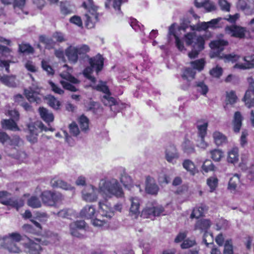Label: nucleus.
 Here are the masks:
<instances>
[{
    "instance_id": "obj_1",
    "label": "nucleus",
    "mask_w": 254,
    "mask_h": 254,
    "mask_svg": "<svg viewBox=\"0 0 254 254\" xmlns=\"http://www.w3.org/2000/svg\"><path fill=\"white\" fill-rule=\"evenodd\" d=\"M90 51V47L86 44H82L76 47L69 46L65 50V54L70 64L77 63L78 59L84 60L88 57L87 53Z\"/></svg>"
},
{
    "instance_id": "obj_2",
    "label": "nucleus",
    "mask_w": 254,
    "mask_h": 254,
    "mask_svg": "<svg viewBox=\"0 0 254 254\" xmlns=\"http://www.w3.org/2000/svg\"><path fill=\"white\" fill-rule=\"evenodd\" d=\"M21 240L22 236L19 233H12L0 238V246L7 249L10 253H19L21 250L16 243L21 241Z\"/></svg>"
},
{
    "instance_id": "obj_3",
    "label": "nucleus",
    "mask_w": 254,
    "mask_h": 254,
    "mask_svg": "<svg viewBox=\"0 0 254 254\" xmlns=\"http://www.w3.org/2000/svg\"><path fill=\"white\" fill-rule=\"evenodd\" d=\"M99 188L104 193L113 195L118 197H121L124 195L123 189L117 180L103 181L100 183Z\"/></svg>"
},
{
    "instance_id": "obj_4",
    "label": "nucleus",
    "mask_w": 254,
    "mask_h": 254,
    "mask_svg": "<svg viewBox=\"0 0 254 254\" xmlns=\"http://www.w3.org/2000/svg\"><path fill=\"white\" fill-rule=\"evenodd\" d=\"M43 203L46 205L54 206L63 199V195L51 190H44L40 194Z\"/></svg>"
},
{
    "instance_id": "obj_5",
    "label": "nucleus",
    "mask_w": 254,
    "mask_h": 254,
    "mask_svg": "<svg viewBox=\"0 0 254 254\" xmlns=\"http://www.w3.org/2000/svg\"><path fill=\"white\" fill-rule=\"evenodd\" d=\"M211 226V222L208 219H200L197 221L195 225V230H199L201 232H204L203 237V242L208 246L213 244V239L211 234L207 232V230Z\"/></svg>"
},
{
    "instance_id": "obj_6",
    "label": "nucleus",
    "mask_w": 254,
    "mask_h": 254,
    "mask_svg": "<svg viewBox=\"0 0 254 254\" xmlns=\"http://www.w3.org/2000/svg\"><path fill=\"white\" fill-rule=\"evenodd\" d=\"M97 91L102 92L105 94L102 97L101 101L105 106H112L118 105L117 100L111 97V92L106 82L101 81V83L97 85L95 88Z\"/></svg>"
},
{
    "instance_id": "obj_7",
    "label": "nucleus",
    "mask_w": 254,
    "mask_h": 254,
    "mask_svg": "<svg viewBox=\"0 0 254 254\" xmlns=\"http://www.w3.org/2000/svg\"><path fill=\"white\" fill-rule=\"evenodd\" d=\"M225 32L232 37L243 39L246 38L247 29L236 24L227 26L225 28Z\"/></svg>"
},
{
    "instance_id": "obj_8",
    "label": "nucleus",
    "mask_w": 254,
    "mask_h": 254,
    "mask_svg": "<svg viewBox=\"0 0 254 254\" xmlns=\"http://www.w3.org/2000/svg\"><path fill=\"white\" fill-rule=\"evenodd\" d=\"M242 101L248 108H254V80L250 81L249 89L246 91Z\"/></svg>"
},
{
    "instance_id": "obj_9",
    "label": "nucleus",
    "mask_w": 254,
    "mask_h": 254,
    "mask_svg": "<svg viewBox=\"0 0 254 254\" xmlns=\"http://www.w3.org/2000/svg\"><path fill=\"white\" fill-rule=\"evenodd\" d=\"M45 242L41 239L35 238L34 240H30L27 244V248L30 254H42L43 250L41 245H44Z\"/></svg>"
},
{
    "instance_id": "obj_10",
    "label": "nucleus",
    "mask_w": 254,
    "mask_h": 254,
    "mask_svg": "<svg viewBox=\"0 0 254 254\" xmlns=\"http://www.w3.org/2000/svg\"><path fill=\"white\" fill-rule=\"evenodd\" d=\"M88 60L89 64L94 68L97 73L101 71L104 66V58L100 54H97L93 57H86Z\"/></svg>"
},
{
    "instance_id": "obj_11",
    "label": "nucleus",
    "mask_w": 254,
    "mask_h": 254,
    "mask_svg": "<svg viewBox=\"0 0 254 254\" xmlns=\"http://www.w3.org/2000/svg\"><path fill=\"white\" fill-rule=\"evenodd\" d=\"M164 209L162 206L146 207L140 213V217L143 218H149L152 217L159 216Z\"/></svg>"
},
{
    "instance_id": "obj_12",
    "label": "nucleus",
    "mask_w": 254,
    "mask_h": 254,
    "mask_svg": "<svg viewBox=\"0 0 254 254\" xmlns=\"http://www.w3.org/2000/svg\"><path fill=\"white\" fill-rule=\"evenodd\" d=\"M97 189L92 185L86 187L82 191L83 199L89 202L96 201L97 199Z\"/></svg>"
},
{
    "instance_id": "obj_13",
    "label": "nucleus",
    "mask_w": 254,
    "mask_h": 254,
    "mask_svg": "<svg viewBox=\"0 0 254 254\" xmlns=\"http://www.w3.org/2000/svg\"><path fill=\"white\" fill-rule=\"evenodd\" d=\"M205 40L203 36L199 35L197 37L196 41L194 43V46H196L197 50H192L188 53L189 57L191 59L197 58L200 51L204 49Z\"/></svg>"
},
{
    "instance_id": "obj_14",
    "label": "nucleus",
    "mask_w": 254,
    "mask_h": 254,
    "mask_svg": "<svg viewBox=\"0 0 254 254\" xmlns=\"http://www.w3.org/2000/svg\"><path fill=\"white\" fill-rule=\"evenodd\" d=\"M159 190V187L156 184L155 180L149 176L146 178L145 191L147 193L156 194Z\"/></svg>"
},
{
    "instance_id": "obj_15",
    "label": "nucleus",
    "mask_w": 254,
    "mask_h": 254,
    "mask_svg": "<svg viewBox=\"0 0 254 254\" xmlns=\"http://www.w3.org/2000/svg\"><path fill=\"white\" fill-rule=\"evenodd\" d=\"M243 60L245 62V64H236L234 65V68L240 69L254 68V54L244 57Z\"/></svg>"
},
{
    "instance_id": "obj_16",
    "label": "nucleus",
    "mask_w": 254,
    "mask_h": 254,
    "mask_svg": "<svg viewBox=\"0 0 254 254\" xmlns=\"http://www.w3.org/2000/svg\"><path fill=\"white\" fill-rule=\"evenodd\" d=\"M99 213L103 217H106L110 219L114 215V212L112 207L101 202H99Z\"/></svg>"
},
{
    "instance_id": "obj_17",
    "label": "nucleus",
    "mask_w": 254,
    "mask_h": 254,
    "mask_svg": "<svg viewBox=\"0 0 254 254\" xmlns=\"http://www.w3.org/2000/svg\"><path fill=\"white\" fill-rule=\"evenodd\" d=\"M27 135L26 137L27 140L31 142L35 143L37 141L38 128L34 124L31 123L27 125Z\"/></svg>"
},
{
    "instance_id": "obj_18",
    "label": "nucleus",
    "mask_w": 254,
    "mask_h": 254,
    "mask_svg": "<svg viewBox=\"0 0 254 254\" xmlns=\"http://www.w3.org/2000/svg\"><path fill=\"white\" fill-rule=\"evenodd\" d=\"M165 157L167 161L170 163L173 162L174 159L178 158L179 155L176 147L174 144H170L167 147Z\"/></svg>"
},
{
    "instance_id": "obj_19",
    "label": "nucleus",
    "mask_w": 254,
    "mask_h": 254,
    "mask_svg": "<svg viewBox=\"0 0 254 254\" xmlns=\"http://www.w3.org/2000/svg\"><path fill=\"white\" fill-rule=\"evenodd\" d=\"M130 201H131V206L129 210V215L132 218L136 219L140 213L139 199L136 197H131L130 198Z\"/></svg>"
},
{
    "instance_id": "obj_20",
    "label": "nucleus",
    "mask_w": 254,
    "mask_h": 254,
    "mask_svg": "<svg viewBox=\"0 0 254 254\" xmlns=\"http://www.w3.org/2000/svg\"><path fill=\"white\" fill-rule=\"evenodd\" d=\"M243 117L239 111H237L234 113L233 119L232 120V125L233 131L235 133L240 132L242 126V121Z\"/></svg>"
},
{
    "instance_id": "obj_21",
    "label": "nucleus",
    "mask_w": 254,
    "mask_h": 254,
    "mask_svg": "<svg viewBox=\"0 0 254 254\" xmlns=\"http://www.w3.org/2000/svg\"><path fill=\"white\" fill-rule=\"evenodd\" d=\"M95 215V208L92 205H86L80 212V216L85 219H93Z\"/></svg>"
},
{
    "instance_id": "obj_22",
    "label": "nucleus",
    "mask_w": 254,
    "mask_h": 254,
    "mask_svg": "<svg viewBox=\"0 0 254 254\" xmlns=\"http://www.w3.org/2000/svg\"><path fill=\"white\" fill-rule=\"evenodd\" d=\"M216 56H217L219 59L223 60L225 63H231L233 64L238 62L241 58L240 55L234 53L222 54V55L221 56L220 54L219 53L216 55Z\"/></svg>"
},
{
    "instance_id": "obj_23",
    "label": "nucleus",
    "mask_w": 254,
    "mask_h": 254,
    "mask_svg": "<svg viewBox=\"0 0 254 254\" xmlns=\"http://www.w3.org/2000/svg\"><path fill=\"white\" fill-rule=\"evenodd\" d=\"M215 144L219 146L227 143V137L226 135L218 131H215L212 135Z\"/></svg>"
},
{
    "instance_id": "obj_24",
    "label": "nucleus",
    "mask_w": 254,
    "mask_h": 254,
    "mask_svg": "<svg viewBox=\"0 0 254 254\" xmlns=\"http://www.w3.org/2000/svg\"><path fill=\"white\" fill-rule=\"evenodd\" d=\"M51 184L53 188H59L65 190H69L72 189L69 184L61 179L53 178L51 181Z\"/></svg>"
},
{
    "instance_id": "obj_25",
    "label": "nucleus",
    "mask_w": 254,
    "mask_h": 254,
    "mask_svg": "<svg viewBox=\"0 0 254 254\" xmlns=\"http://www.w3.org/2000/svg\"><path fill=\"white\" fill-rule=\"evenodd\" d=\"M202 122H203L202 120H198L196 127L198 130V135L203 140L206 135L208 124V122H204L202 124H200Z\"/></svg>"
},
{
    "instance_id": "obj_26",
    "label": "nucleus",
    "mask_w": 254,
    "mask_h": 254,
    "mask_svg": "<svg viewBox=\"0 0 254 254\" xmlns=\"http://www.w3.org/2000/svg\"><path fill=\"white\" fill-rule=\"evenodd\" d=\"M39 113L41 118L46 123L49 124L54 120V116L52 113H50L46 108L40 107L39 109Z\"/></svg>"
},
{
    "instance_id": "obj_27",
    "label": "nucleus",
    "mask_w": 254,
    "mask_h": 254,
    "mask_svg": "<svg viewBox=\"0 0 254 254\" xmlns=\"http://www.w3.org/2000/svg\"><path fill=\"white\" fill-rule=\"evenodd\" d=\"M183 166L192 176L198 172L194 163L190 159H185L183 163Z\"/></svg>"
},
{
    "instance_id": "obj_28",
    "label": "nucleus",
    "mask_w": 254,
    "mask_h": 254,
    "mask_svg": "<svg viewBox=\"0 0 254 254\" xmlns=\"http://www.w3.org/2000/svg\"><path fill=\"white\" fill-rule=\"evenodd\" d=\"M239 149L233 147L228 152L227 161L229 163L235 164L239 161Z\"/></svg>"
},
{
    "instance_id": "obj_29",
    "label": "nucleus",
    "mask_w": 254,
    "mask_h": 254,
    "mask_svg": "<svg viewBox=\"0 0 254 254\" xmlns=\"http://www.w3.org/2000/svg\"><path fill=\"white\" fill-rule=\"evenodd\" d=\"M206 62L205 59L201 58L190 62L192 68L198 72L202 71L205 67Z\"/></svg>"
},
{
    "instance_id": "obj_30",
    "label": "nucleus",
    "mask_w": 254,
    "mask_h": 254,
    "mask_svg": "<svg viewBox=\"0 0 254 254\" xmlns=\"http://www.w3.org/2000/svg\"><path fill=\"white\" fill-rule=\"evenodd\" d=\"M24 93L27 99L30 102H38L39 101V97L36 92L32 90L31 88L25 89Z\"/></svg>"
},
{
    "instance_id": "obj_31",
    "label": "nucleus",
    "mask_w": 254,
    "mask_h": 254,
    "mask_svg": "<svg viewBox=\"0 0 254 254\" xmlns=\"http://www.w3.org/2000/svg\"><path fill=\"white\" fill-rule=\"evenodd\" d=\"M2 127L11 130H18L19 127L13 119L3 120L1 121Z\"/></svg>"
},
{
    "instance_id": "obj_32",
    "label": "nucleus",
    "mask_w": 254,
    "mask_h": 254,
    "mask_svg": "<svg viewBox=\"0 0 254 254\" xmlns=\"http://www.w3.org/2000/svg\"><path fill=\"white\" fill-rule=\"evenodd\" d=\"M183 150L188 154L195 152V148L192 143L188 138H185L182 144Z\"/></svg>"
},
{
    "instance_id": "obj_33",
    "label": "nucleus",
    "mask_w": 254,
    "mask_h": 254,
    "mask_svg": "<svg viewBox=\"0 0 254 254\" xmlns=\"http://www.w3.org/2000/svg\"><path fill=\"white\" fill-rule=\"evenodd\" d=\"M18 52L22 54H33L35 50L29 44L22 43L18 45Z\"/></svg>"
},
{
    "instance_id": "obj_34",
    "label": "nucleus",
    "mask_w": 254,
    "mask_h": 254,
    "mask_svg": "<svg viewBox=\"0 0 254 254\" xmlns=\"http://www.w3.org/2000/svg\"><path fill=\"white\" fill-rule=\"evenodd\" d=\"M15 78L14 76L4 75L0 76V81L7 86L15 87Z\"/></svg>"
},
{
    "instance_id": "obj_35",
    "label": "nucleus",
    "mask_w": 254,
    "mask_h": 254,
    "mask_svg": "<svg viewBox=\"0 0 254 254\" xmlns=\"http://www.w3.org/2000/svg\"><path fill=\"white\" fill-rule=\"evenodd\" d=\"M207 210L205 205L201 204L200 206L196 207L193 209L192 212L190 214V218L192 219L194 218H198L202 217L205 210Z\"/></svg>"
},
{
    "instance_id": "obj_36",
    "label": "nucleus",
    "mask_w": 254,
    "mask_h": 254,
    "mask_svg": "<svg viewBox=\"0 0 254 254\" xmlns=\"http://www.w3.org/2000/svg\"><path fill=\"white\" fill-rule=\"evenodd\" d=\"M78 122L82 131L86 132L89 129V120L83 114L78 118Z\"/></svg>"
},
{
    "instance_id": "obj_37",
    "label": "nucleus",
    "mask_w": 254,
    "mask_h": 254,
    "mask_svg": "<svg viewBox=\"0 0 254 254\" xmlns=\"http://www.w3.org/2000/svg\"><path fill=\"white\" fill-rule=\"evenodd\" d=\"M86 19L85 20V25L87 28H92L94 27L95 23L98 21V16H91L90 14H85Z\"/></svg>"
},
{
    "instance_id": "obj_38",
    "label": "nucleus",
    "mask_w": 254,
    "mask_h": 254,
    "mask_svg": "<svg viewBox=\"0 0 254 254\" xmlns=\"http://www.w3.org/2000/svg\"><path fill=\"white\" fill-rule=\"evenodd\" d=\"M195 5L197 7H204L207 11H211L216 9L215 5L209 2V0H207L204 2H199V0H195Z\"/></svg>"
},
{
    "instance_id": "obj_39",
    "label": "nucleus",
    "mask_w": 254,
    "mask_h": 254,
    "mask_svg": "<svg viewBox=\"0 0 254 254\" xmlns=\"http://www.w3.org/2000/svg\"><path fill=\"white\" fill-rule=\"evenodd\" d=\"M2 3L4 4H10L13 3L14 8L18 7L20 9H22L26 3V0H0Z\"/></svg>"
},
{
    "instance_id": "obj_40",
    "label": "nucleus",
    "mask_w": 254,
    "mask_h": 254,
    "mask_svg": "<svg viewBox=\"0 0 254 254\" xmlns=\"http://www.w3.org/2000/svg\"><path fill=\"white\" fill-rule=\"evenodd\" d=\"M228 45V42L224 40H219L211 42L210 47L211 48H215L219 51L224 50V47Z\"/></svg>"
},
{
    "instance_id": "obj_41",
    "label": "nucleus",
    "mask_w": 254,
    "mask_h": 254,
    "mask_svg": "<svg viewBox=\"0 0 254 254\" xmlns=\"http://www.w3.org/2000/svg\"><path fill=\"white\" fill-rule=\"evenodd\" d=\"M48 104L55 110H59L61 106V102L54 96L49 95L47 98Z\"/></svg>"
},
{
    "instance_id": "obj_42",
    "label": "nucleus",
    "mask_w": 254,
    "mask_h": 254,
    "mask_svg": "<svg viewBox=\"0 0 254 254\" xmlns=\"http://www.w3.org/2000/svg\"><path fill=\"white\" fill-rule=\"evenodd\" d=\"M199 36H198V37ZM197 37L196 33L194 32H189L185 35L184 40L186 44L188 46H191L193 43L196 41Z\"/></svg>"
},
{
    "instance_id": "obj_43",
    "label": "nucleus",
    "mask_w": 254,
    "mask_h": 254,
    "mask_svg": "<svg viewBox=\"0 0 254 254\" xmlns=\"http://www.w3.org/2000/svg\"><path fill=\"white\" fill-rule=\"evenodd\" d=\"M27 204L33 208H40L42 206L40 200L36 196H31L27 200Z\"/></svg>"
},
{
    "instance_id": "obj_44",
    "label": "nucleus",
    "mask_w": 254,
    "mask_h": 254,
    "mask_svg": "<svg viewBox=\"0 0 254 254\" xmlns=\"http://www.w3.org/2000/svg\"><path fill=\"white\" fill-rule=\"evenodd\" d=\"M10 194L7 191H0V203L7 206L9 205V201L11 198L9 197Z\"/></svg>"
},
{
    "instance_id": "obj_45",
    "label": "nucleus",
    "mask_w": 254,
    "mask_h": 254,
    "mask_svg": "<svg viewBox=\"0 0 254 254\" xmlns=\"http://www.w3.org/2000/svg\"><path fill=\"white\" fill-rule=\"evenodd\" d=\"M211 157L215 162H219L224 156L223 152L220 149H214L210 151Z\"/></svg>"
},
{
    "instance_id": "obj_46",
    "label": "nucleus",
    "mask_w": 254,
    "mask_h": 254,
    "mask_svg": "<svg viewBox=\"0 0 254 254\" xmlns=\"http://www.w3.org/2000/svg\"><path fill=\"white\" fill-rule=\"evenodd\" d=\"M218 180L216 177H210L207 179V185L210 188V191H214L218 186Z\"/></svg>"
},
{
    "instance_id": "obj_47",
    "label": "nucleus",
    "mask_w": 254,
    "mask_h": 254,
    "mask_svg": "<svg viewBox=\"0 0 254 254\" xmlns=\"http://www.w3.org/2000/svg\"><path fill=\"white\" fill-rule=\"evenodd\" d=\"M195 74L196 72L192 68L186 67L183 71L182 77L184 79H188L189 77H190L191 79H194L195 78Z\"/></svg>"
},
{
    "instance_id": "obj_48",
    "label": "nucleus",
    "mask_w": 254,
    "mask_h": 254,
    "mask_svg": "<svg viewBox=\"0 0 254 254\" xmlns=\"http://www.w3.org/2000/svg\"><path fill=\"white\" fill-rule=\"evenodd\" d=\"M72 12V10L69 6L66 5L65 3H62L61 4L60 13L62 18H64L65 16L71 14Z\"/></svg>"
},
{
    "instance_id": "obj_49",
    "label": "nucleus",
    "mask_w": 254,
    "mask_h": 254,
    "mask_svg": "<svg viewBox=\"0 0 254 254\" xmlns=\"http://www.w3.org/2000/svg\"><path fill=\"white\" fill-rule=\"evenodd\" d=\"M24 204V201L21 198H17L15 199L11 198L10 200L9 201V205L8 206L14 208L17 210H18V209L22 207Z\"/></svg>"
},
{
    "instance_id": "obj_50",
    "label": "nucleus",
    "mask_w": 254,
    "mask_h": 254,
    "mask_svg": "<svg viewBox=\"0 0 254 254\" xmlns=\"http://www.w3.org/2000/svg\"><path fill=\"white\" fill-rule=\"evenodd\" d=\"M239 182L240 178L238 175H235L233 177L230 178L228 183V188L231 190H235L236 189L237 185Z\"/></svg>"
},
{
    "instance_id": "obj_51",
    "label": "nucleus",
    "mask_w": 254,
    "mask_h": 254,
    "mask_svg": "<svg viewBox=\"0 0 254 254\" xmlns=\"http://www.w3.org/2000/svg\"><path fill=\"white\" fill-rule=\"evenodd\" d=\"M223 71V68L217 65L210 70L209 74L213 77L219 78L222 75Z\"/></svg>"
},
{
    "instance_id": "obj_52",
    "label": "nucleus",
    "mask_w": 254,
    "mask_h": 254,
    "mask_svg": "<svg viewBox=\"0 0 254 254\" xmlns=\"http://www.w3.org/2000/svg\"><path fill=\"white\" fill-rule=\"evenodd\" d=\"M238 98L236 95L234 91H231L230 92H227L226 95V103L227 104H234L237 100Z\"/></svg>"
},
{
    "instance_id": "obj_53",
    "label": "nucleus",
    "mask_w": 254,
    "mask_h": 254,
    "mask_svg": "<svg viewBox=\"0 0 254 254\" xmlns=\"http://www.w3.org/2000/svg\"><path fill=\"white\" fill-rule=\"evenodd\" d=\"M210 27V25H209L208 22H202L198 23L195 26L191 27V29L193 30L201 31L206 30Z\"/></svg>"
},
{
    "instance_id": "obj_54",
    "label": "nucleus",
    "mask_w": 254,
    "mask_h": 254,
    "mask_svg": "<svg viewBox=\"0 0 254 254\" xmlns=\"http://www.w3.org/2000/svg\"><path fill=\"white\" fill-rule=\"evenodd\" d=\"M224 254H233V246L231 240H227L224 244Z\"/></svg>"
},
{
    "instance_id": "obj_55",
    "label": "nucleus",
    "mask_w": 254,
    "mask_h": 254,
    "mask_svg": "<svg viewBox=\"0 0 254 254\" xmlns=\"http://www.w3.org/2000/svg\"><path fill=\"white\" fill-rule=\"evenodd\" d=\"M11 50L6 46L0 44V55L5 58L11 57Z\"/></svg>"
},
{
    "instance_id": "obj_56",
    "label": "nucleus",
    "mask_w": 254,
    "mask_h": 254,
    "mask_svg": "<svg viewBox=\"0 0 254 254\" xmlns=\"http://www.w3.org/2000/svg\"><path fill=\"white\" fill-rule=\"evenodd\" d=\"M196 86L198 88L197 90L202 95H206L208 91V86L203 81H199L196 83Z\"/></svg>"
},
{
    "instance_id": "obj_57",
    "label": "nucleus",
    "mask_w": 254,
    "mask_h": 254,
    "mask_svg": "<svg viewBox=\"0 0 254 254\" xmlns=\"http://www.w3.org/2000/svg\"><path fill=\"white\" fill-rule=\"evenodd\" d=\"M60 83L62 85L63 87L65 90L71 92H76L78 91V89L75 86L67 81L61 80Z\"/></svg>"
},
{
    "instance_id": "obj_58",
    "label": "nucleus",
    "mask_w": 254,
    "mask_h": 254,
    "mask_svg": "<svg viewBox=\"0 0 254 254\" xmlns=\"http://www.w3.org/2000/svg\"><path fill=\"white\" fill-rule=\"evenodd\" d=\"M214 168L213 164L209 160H205L202 166V169L205 173L214 171Z\"/></svg>"
},
{
    "instance_id": "obj_59",
    "label": "nucleus",
    "mask_w": 254,
    "mask_h": 254,
    "mask_svg": "<svg viewBox=\"0 0 254 254\" xmlns=\"http://www.w3.org/2000/svg\"><path fill=\"white\" fill-rule=\"evenodd\" d=\"M42 67L46 71L48 75H54L55 73L54 70L52 67L48 64L47 61L43 60L41 62Z\"/></svg>"
},
{
    "instance_id": "obj_60",
    "label": "nucleus",
    "mask_w": 254,
    "mask_h": 254,
    "mask_svg": "<svg viewBox=\"0 0 254 254\" xmlns=\"http://www.w3.org/2000/svg\"><path fill=\"white\" fill-rule=\"evenodd\" d=\"M69 132L74 136H77L80 132L79 129L76 123L72 122L69 126Z\"/></svg>"
},
{
    "instance_id": "obj_61",
    "label": "nucleus",
    "mask_w": 254,
    "mask_h": 254,
    "mask_svg": "<svg viewBox=\"0 0 254 254\" xmlns=\"http://www.w3.org/2000/svg\"><path fill=\"white\" fill-rule=\"evenodd\" d=\"M120 181L123 185L126 187L129 186L132 183L131 178L126 174L122 175L120 178Z\"/></svg>"
},
{
    "instance_id": "obj_62",
    "label": "nucleus",
    "mask_w": 254,
    "mask_h": 254,
    "mask_svg": "<svg viewBox=\"0 0 254 254\" xmlns=\"http://www.w3.org/2000/svg\"><path fill=\"white\" fill-rule=\"evenodd\" d=\"M70 23L75 24L78 27H82L83 23L81 17L77 15H74L71 17L69 20Z\"/></svg>"
},
{
    "instance_id": "obj_63",
    "label": "nucleus",
    "mask_w": 254,
    "mask_h": 254,
    "mask_svg": "<svg viewBox=\"0 0 254 254\" xmlns=\"http://www.w3.org/2000/svg\"><path fill=\"white\" fill-rule=\"evenodd\" d=\"M249 134L247 130L245 129L242 131L240 141V144L243 147H244L248 143L247 136Z\"/></svg>"
},
{
    "instance_id": "obj_64",
    "label": "nucleus",
    "mask_w": 254,
    "mask_h": 254,
    "mask_svg": "<svg viewBox=\"0 0 254 254\" xmlns=\"http://www.w3.org/2000/svg\"><path fill=\"white\" fill-rule=\"evenodd\" d=\"M49 83L51 86L52 91H54L55 93L58 94L59 95H63L64 94V90L59 87L53 82L50 81Z\"/></svg>"
}]
</instances>
